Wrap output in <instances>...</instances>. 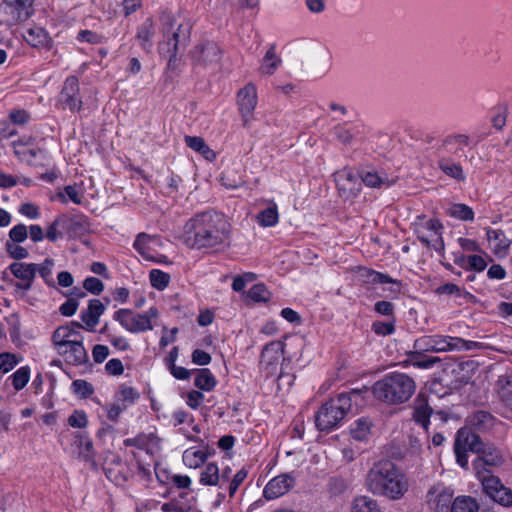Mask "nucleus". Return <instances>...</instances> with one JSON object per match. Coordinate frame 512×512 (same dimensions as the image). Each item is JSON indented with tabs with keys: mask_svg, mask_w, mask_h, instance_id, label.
<instances>
[{
	"mask_svg": "<svg viewBox=\"0 0 512 512\" xmlns=\"http://www.w3.org/2000/svg\"><path fill=\"white\" fill-rule=\"evenodd\" d=\"M208 455L202 450L189 448L183 453V462L190 468H198L206 461Z\"/></svg>",
	"mask_w": 512,
	"mask_h": 512,
	"instance_id": "obj_40",
	"label": "nucleus"
},
{
	"mask_svg": "<svg viewBox=\"0 0 512 512\" xmlns=\"http://www.w3.org/2000/svg\"><path fill=\"white\" fill-rule=\"evenodd\" d=\"M469 421L479 431H486L495 425L496 418L490 412L480 410L471 415Z\"/></svg>",
	"mask_w": 512,
	"mask_h": 512,
	"instance_id": "obj_34",
	"label": "nucleus"
},
{
	"mask_svg": "<svg viewBox=\"0 0 512 512\" xmlns=\"http://www.w3.org/2000/svg\"><path fill=\"white\" fill-rule=\"evenodd\" d=\"M339 196L344 200L354 199L361 191V180L351 168H343L334 174Z\"/></svg>",
	"mask_w": 512,
	"mask_h": 512,
	"instance_id": "obj_10",
	"label": "nucleus"
},
{
	"mask_svg": "<svg viewBox=\"0 0 512 512\" xmlns=\"http://www.w3.org/2000/svg\"><path fill=\"white\" fill-rule=\"evenodd\" d=\"M221 49L214 42L198 45L192 52L193 59L202 65L217 63L221 58Z\"/></svg>",
	"mask_w": 512,
	"mask_h": 512,
	"instance_id": "obj_20",
	"label": "nucleus"
},
{
	"mask_svg": "<svg viewBox=\"0 0 512 512\" xmlns=\"http://www.w3.org/2000/svg\"><path fill=\"white\" fill-rule=\"evenodd\" d=\"M438 165H439V168L446 175H448L454 179H457V180L464 179L463 170L459 163H456L448 158H441L438 162Z\"/></svg>",
	"mask_w": 512,
	"mask_h": 512,
	"instance_id": "obj_45",
	"label": "nucleus"
},
{
	"mask_svg": "<svg viewBox=\"0 0 512 512\" xmlns=\"http://www.w3.org/2000/svg\"><path fill=\"white\" fill-rule=\"evenodd\" d=\"M464 340L460 337H453L446 335V341L444 345V352L464 351Z\"/></svg>",
	"mask_w": 512,
	"mask_h": 512,
	"instance_id": "obj_61",
	"label": "nucleus"
},
{
	"mask_svg": "<svg viewBox=\"0 0 512 512\" xmlns=\"http://www.w3.org/2000/svg\"><path fill=\"white\" fill-rule=\"evenodd\" d=\"M237 101L244 126H247L253 119V112L257 105L256 87L251 83L244 86L237 94Z\"/></svg>",
	"mask_w": 512,
	"mask_h": 512,
	"instance_id": "obj_15",
	"label": "nucleus"
},
{
	"mask_svg": "<svg viewBox=\"0 0 512 512\" xmlns=\"http://www.w3.org/2000/svg\"><path fill=\"white\" fill-rule=\"evenodd\" d=\"M416 383L405 373L393 372L376 381L372 386L374 397L388 405L407 402L415 393Z\"/></svg>",
	"mask_w": 512,
	"mask_h": 512,
	"instance_id": "obj_4",
	"label": "nucleus"
},
{
	"mask_svg": "<svg viewBox=\"0 0 512 512\" xmlns=\"http://www.w3.org/2000/svg\"><path fill=\"white\" fill-rule=\"evenodd\" d=\"M446 335H427L418 338L415 341L414 347L420 351L443 353Z\"/></svg>",
	"mask_w": 512,
	"mask_h": 512,
	"instance_id": "obj_27",
	"label": "nucleus"
},
{
	"mask_svg": "<svg viewBox=\"0 0 512 512\" xmlns=\"http://www.w3.org/2000/svg\"><path fill=\"white\" fill-rule=\"evenodd\" d=\"M183 497L184 494H181L180 498H175L164 503L161 506V510L163 512H190L192 510V505L189 502L182 501L181 499Z\"/></svg>",
	"mask_w": 512,
	"mask_h": 512,
	"instance_id": "obj_49",
	"label": "nucleus"
},
{
	"mask_svg": "<svg viewBox=\"0 0 512 512\" xmlns=\"http://www.w3.org/2000/svg\"><path fill=\"white\" fill-rule=\"evenodd\" d=\"M498 383L500 399L505 407L512 411V375L501 377Z\"/></svg>",
	"mask_w": 512,
	"mask_h": 512,
	"instance_id": "obj_43",
	"label": "nucleus"
},
{
	"mask_svg": "<svg viewBox=\"0 0 512 512\" xmlns=\"http://www.w3.org/2000/svg\"><path fill=\"white\" fill-rule=\"evenodd\" d=\"M371 427L372 422L368 418L358 419L350 431L352 438L358 441L367 440L371 433Z\"/></svg>",
	"mask_w": 512,
	"mask_h": 512,
	"instance_id": "obj_41",
	"label": "nucleus"
},
{
	"mask_svg": "<svg viewBox=\"0 0 512 512\" xmlns=\"http://www.w3.org/2000/svg\"><path fill=\"white\" fill-rule=\"evenodd\" d=\"M71 389L74 394L81 398H88L94 393L93 385L82 379L74 380L71 384Z\"/></svg>",
	"mask_w": 512,
	"mask_h": 512,
	"instance_id": "obj_52",
	"label": "nucleus"
},
{
	"mask_svg": "<svg viewBox=\"0 0 512 512\" xmlns=\"http://www.w3.org/2000/svg\"><path fill=\"white\" fill-rule=\"evenodd\" d=\"M25 41L35 48H50L52 40L48 32L42 27H31L24 34Z\"/></svg>",
	"mask_w": 512,
	"mask_h": 512,
	"instance_id": "obj_28",
	"label": "nucleus"
},
{
	"mask_svg": "<svg viewBox=\"0 0 512 512\" xmlns=\"http://www.w3.org/2000/svg\"><path fill=\"white\" fill-rule=\"evenodd\" d=\"M368 391L367 387L353 389L327 401L316 414V427L321 431H330L337 427L348 413L353 412V407L357 410L365 404L363 394Z\"/></svg>",
	"mask_w": 512,
	"mask_h": 512,
	"instance_id": "obj_3",
	"label": "nucleus"
},
{
	"mask_svg": "<svg viewBox=\"0 0 512 512\" xmlns=\"http://www.w3.org/2000/svg\"><path fill=\"white\" fill-rule=\"evenodd\" d=\"M138 397V392L130 386L122 385L118 392V400L121 401L122 405L126 408L133 404Z\"/></svg>",
	"mask_w": 512,
	"mask_h": 512,
	"instance_id": "obj_54",
	"label": "nucleus"
},
{
	"mask_svg": "<svg viewBox=\"0 0 512 512\" xmlns=\"http://www.w3.org/2000/svg\"><path fill=\"white\" fill-rule=\"evenodd\" d=\"M0 25L12 27L24 22L33 14V0H2Z\"/></svg>",
	"mask_w": 512,
	"mask_h": 512,
	"instance_id": "obj_7",
	"label": "nucleus"
},
{
	"mask_svg": "<svg viewBox=\"0 0 512 512\" xmlns=\"http://www.w3.org/2000/svg\"><path fill=\"white\" fill-rule=\"evenodd\" d=\"M477 443V434L471 432L469 429H460L457 432L454 442V452L457 463L461 467H468L467 451L475 452V450H479L476 446Z\"/></svg>",
	"mask_w": 512,
	"mask_h": 512,
	"instance_id": "obj_12",
	"label": "nucleus"
},
{
	"mask_svg": "<svg viewBox=\"0 0 512 512\" xmlns=\"http://www.w3.org/2000/svg\"><path fill=\"white\" fill-rule=\"evenodd\" d=\"M116 314L121 325L130 332H145L153 328L150 316L147 314H134L125 309L119 310Z\"/></svg>",
	"mask_w": 512,
	"mask_h": 512,
	"instance_id": "obj_16",
	"label": "nucleus"
},
{
	"mask_svg": "<svg viewBox=\"0 0 512 512\" xmlns=\"http://www.w3.org/2000/svg\"><path fill=\"white\" fill-rule=\"evenodd\" d=\"M160 21L171 62L172 59L176 58L179 46L187 44L191 34V24L189 22H177L175 15L168 11L162 12Z\"/></svg>",
	"mask_w": 512,
	"mask_h": 512,
	"instance_id": "obj_5",
	"label": "nucleus"
},
{
	"mask_svg": "<svg viewBox=\"0 0 512 512\" xmlns=\"http://www.w3.org/2000/svg\"><path fill=\"white\" fill-rule=\"evenodd\" d=\"M332 135L344 145L351 144L353 138L351 131L342 125L335 126L332 130Z\"/></svg>",
	"mask_w": 512,
	"mask_h": 512,
	"instance_id": "obj_59",
	"label": "nucleus"
},
{
	"mask_svg": "<svg viewBox=\"0 0 512 512\" xmlns=\"http://www.w3.org/2000/svg\"><path fill=\"white\" fill-rule=\"evenodd\" d=\"M10 270L15 277L28 281L24 288H30L31 281L37 272V265L34 263L15 262L10 265Z\"/></svg>",
	"mask_w": 512,
	"mask_h": 512,
	"instance_id": "obj_30",
	"label": "nucleus"
},
{
	"mask_svg": "<svg viewBox=\"0 0 512 512\" xmlns=\"http://www.w3.org/2000/svg\"><path fill=\"white\" fill-rule=\"evenodd\" d=\"M149 280L153 288H165L170 282V275L159 269H152L149 274Z\"/></svg>",
	"mask_w": 512,
	"mask_h": 512,
	"instance_id": "obj_53",
	"label": "nucleus"
},
{
	"mask_svg": "<svg viewBox=\"0 0 512 512\" xmlns=\"http://www.w3.org/2000/svg\"><path fill=\"white\" fill-rule=\"evenodd\" d=\"M469 145V137L465 134L449 136L444 141V148L454 154L463 153V148Z\"/></svg>",
	"mask_w": 512,
	"mask_h": 512,
	"instance_id": "obj_42",
	"label": "nucleus"
},
{
	"mask_svg": "<svg viewBox=\"0 0 512 512\" xmlns=\"http://www.w3.org/2000/svg\"><path fill=\"white\" fill-rule=\"evenodd\" d=\"M228 280H232L231 288H244L248 285H251V288H266L264 283L258 282V275L254 272H244L236 276L227 274L220 279L223 285H226Z\"/></svg>",
	"mask_w": 512,
	"mask_h": 512,
	"instance_id": "obj_25",
	"label": "nucleus"
},
{
	"mask_svg": "<svg viewBox=\"0 0 512 512\" xmlns=\"http://www.w3.org/2000/svg\"><path fill=\"white\" fill-rule=\"evenodd\" d=\"M484 493L502 506L512 505V491L505 487L501 480L494 476H479Z\"/></svg>",
	"mask_w": 512,
	"mask_h": 512,
	"instance_id": "obj_11",
	"label": "nucleus"
},
{
	"mask_svg": "<svg viewBox=\"0 0 512 512\" xmlns=\"http://www.w3.org/2000/svg\"><path fill=\"white\" fill-rule=\"evenodd\" d=\"M351 512H382V510L375 499L361 495L352 501Z\"/></svg>",
	"mask_w": 512,
	"mask_h": 512,
	"instance_id": "obj_33",
	"label": "nucleus"
},
{
	"mask_svg": "<svg viewBox=\"0 0 512 512\" xmlns=\"http://www.w3.org/2000/svg\"><path fill=\"white\" fill-rule=\"evenodd\" d=\"M361 184L372 187V188H383L389 187L395 183L396 179L389 178L385 173H379L377 171H362L360 174Z\"/></svg>",
	"mask_w": 512,
	"mask_h": 512,
	"instance_id": "obj_29",
	"label": "nucleus"
},
{
	"mask_svg": "<svg viewBox=\"0 0 512 512\" xmlns=\"http://www.w3.org/2000/svg\"><path fill=\"white\" fill-rule=\"evenodd\" d=\"M81 327L82 326L77 323L58 327L52 335V342L55 349L58 351L63 347H67L72 340L79 338L81 335L77 329Z\"/></svg>",
	"mask_w": 512,
	"mask_h": 512,
	"instance_id": "obj_21",
	"label": "nucleus"
},
{
	"mask_svg": "<svg viewBox=\"0 0 512 512\" xmlns=\"http://www.w3.org/2000/svg\"><path fill=\"white\" fill-rule=\"evenodd\" d=\"M82 336L79 338L72 340L71 343L67 345V347H63L58 350V354L63 356L65 361L72 365H81L88 362L89 357L87 351L85 350L82 344Z\"/></svg>",
	"mask_w": 512,
	"mask_h": 512,
	"instance_id": "obj_19",
	"label": "nucleus"
},
{
	"mask_svg": "<svg viewBox=\"0 0 512 512\" xmlns=\"http://www.w3.org/2000/svg\"><path fill=\"white\" fill-rule=\"evenodd\" d=\"M352 280L354 285H401V283L391 278L388 274L380 273L367 267H357L352 271Z\"/></svg>",
	"mask_w": 512,
	"mask_h": 512,
	"instance_id": "obj_13",
	"label": "nucleus"
},
{
	"mask_svg": "<svg viewBox=\"0 0 512 512\" xmlns=\"http://www.w3.org/2000/svg\"><path fill=\"white\" fill-rule=\"evenodd\" d=\"M284 353L282 341H272L265 345L261 353V363L273 372Z\"/></svg>",
	"mask_w": 512,
	"mask_h": 512,
	"instance_id": "obj_24",
	"label": "nucleus"
},
{
	"mask_svg": "<svg viewBox=\"0 0 512 512\" xmlns=\"http://www.w3.org/2000/svg\"><path fill=\"white\" fill-rule=\"evenodd\" d=\"M196 377L194 385L203 391H211L217 384V381L211 371L207 368L195 370Z\"/></svg>",
	"mask_w": 512,
	"mask_h": 512,
	"instance_id": "obj_36",
	"label": "nucleus"
},
{
	"mask_svg": "<svg viewBox=\"0 0 512 512\" xmlns=\"http://www.w3.org/2000/svg\"><path fill=\"white\" fill-rule=\"evenodd\" d=\"M446 214L452 218L461 221H473L474 211L473 209L463 203H454L446 210Z\"/></svg>",
	"mask_w": 512,
	"mask_h": 512,
	"instance_id": "obj_39",
	"label": "nucleus"
},
{
	"mask_svg": "<svg viewBox=\"0 0 512 512\" xmlns=\"http://www.w3.org/2000/svg\"><path fill=\"white\" fill-rule=\"evenodd\" d=\"M19 361L20 359L13 353H0V371L2 373H8L19 363Z\"/></svg>",
	"mask_w": 512,
	"mask_h": 512,
	"instance_id": "obj_57",
	"label": "nucleus"
},
{
	"mask_svg": "<svg viewBox=\"0 0 512 512\" xmlns=\"http://www.w3.org/2000/svg\"><path fill=\"white\" fill-rule=\"evenodd\" d=\"M67 197L74 204L79 205L82 203L83 194L79 192L76 185H67L63 191L57 192L56 198L62 203H67Z\"/></svg>",
	"mask_w": 512,
	"mask_h": 512,
	"instance_id": "obj_47",
	"label": "nucleus"
},
{
	"mask_svg": "<svg viewBox=\"0 0 512 512\" xmlns=\"http://www.w3.org/2000/svg\"><path fill=\"white\" fill-rule=\"evenodd\" d=\"M280 64L281 59L276 55L275 47L271 46L263 57L260 72L264 75H272Z\"/></svg>",
	"mask_w": 512,
	"mask_h": 512,
	"instance_id": "obj_38",
	"label": "nucleus"
},
{
	"mask_svg": "<svg viewBox=\"0 0 512 512\" xmlns=\"http://www.w3.org/2000/svg\"><path fill=\"white\" fill-rule=\"evenodd\" d=\"M11 379L15 390L23 389L30 379V368L28 366L20 367L11 375Z\"/></svg>",
	"mask_w": 512,
	"mask_h": 512,
	"instance_id": "obj_50",
	"label": "nucleus"
},
{
	"mask_svg": "<svg viewBox=\"0 0 512 512\" xmlns=\"http://www.w3.org/2000/svg\"><path fill=\"white\" fill-rule=\"evenodd\" d=\"M432 413L433 409L429 406L426 396L418 394L413 402V420L420 424L426 432Z\"/></svg>",
	"mask_w": 512,
	"mask_h": 512,
	"instance_id": "obj_23",
	"label": "nucleus"
},
{
	"mask_svg": "<svg viewBox=\"0 0 512 512\" xmlns=\"http://www.w3.org/2000/svg\"><path fill=\"white\" fill-rule=\"evenodd\" d=\"M162 246L163 242L159 236L144 232L139 233L133 243L134 249L146 260L164 263L166 257L159 253Z\"/></svg>",
	"mask_w": 512,
	"mask_h": 512,
	"instance_id": "obj_9",
	"label": "nucleus"
},
{
	"mask_svg": "<svg viewBox=\"0 0 512 512\" xmlns=\"http://www.w3.org/2000/svg\"><path fill=\"white\" fill-rule=\"evenodd\" d=\"M412 227L418 240L427 247L436 251H441L444 248L443 225L439 220L421 215L416 218Z\"/></svg>",
	"mask_w": 512,
	"mask_h": 512,
	"instance_id": "obj_6",
	"label": "nucleus"
},
{
	"mask_svg": "<svg viewBox=\"0 0 512 512\" xmlns=\"http://www.w3.org/2000/svg\"><path fill=\"white\" fill-rule=\"evenodd\" d=\"M421 354L417 351L409 354V361L417 368L429 369L434 366L435 363L439 362L438 357H429L426 359H420Z\"/></svg>",
	"mask_w": 512,
	"mask_h": 512,
	"instance_id": "obj_55",
	"label": "nucleus"
},
{
	"mask_svg": "<svg viewBox=\"0 0 512 512\" xmlns=\"http://www.w3.org/2000/svg\"><path fill=\"white\" fill-rule=\"evenodd\" d=\"M477 447L479 450H475V453L480 454L473 461V469L475 471V475L477 479L479 476H488L491 475L489 471L485 469V466H500L504 463V456L502 452L496 448L494 445L489 443H484L482 439L477 435Z\"/></svg>",
	"mask_w": 512,
	"mask_h": 512,
	"instance_id": "obj_8",
	"label": "nucleus"
},
{
	"mask_svg": "<svg viewBox=\"0 0 512 512\" xmlns=\"http://www.w3.org/2000/svg\"><path fill=\"white\" fill-rule=\"evenodd\" d=\"M258 222L263 227H272L278 223L279 215L277 206L274 204L263 211L257 216Z\"/></svg>",
	"mask_w": 512,
	"mask_h": 512,
	"instance_id": "obj_48",
	"label": "nucleus"
},
{
	"mask_svg": "<svg viewBox=\"0 0 512 512\" xmlns=\"http://www.w3.org/2000/svg\"><path fill=\"white\" fill-rule=\"evenodd\" d=\"M453 491L441 485L433 486L427 493V502L435 512H446L452 502Z\"/></svg>",
	"mask_w": 512,
	"mask_h": 512,
	"instance_id": "obj_18",
	"label": "nucleus"
},
{
	"mask_svg": "<svg viewBox=\"0 0 512 512\" xmlns=\"http://www.w3.org/2000/svg\"><path fill=\"white\" fill-rule=\"evenodd\" d=\"M75 223L72 219L67 218L66 216H58L54 219V221L49 225L46 231V238L52 242H55L57 239L63 236V233L59 231L60 227H72Z\"/></svg>",
	"mask_w": 512,
	"mask_h": 512,
	"instance_id": "obj_35",
	"label": "nucleus"
},
{
	"mask_svg": "<svg viewBox=\"0 0 512 512\" xmlns=\"http://www.w3.org/2000/svg\"><path fill=\"white\" fill-rule=\"evenodd\" d=\"M366 488L372 494L398 500L408 490L405 476L390 461H381L369 470Z\"/></svg>",
	"mask_w": 512,
	"mask_h": 512,
	"instance_id": "obj_2",
	"label": "nucleus"
},
{
	"mask_svg": "<svg viewBox=\"0 0 512 512\" xmlns=\"http://www.w3.org/2000/svg\"><path fill=\"white\" fill-rule=\"evenodd\" d=\"M202 485L214 486L220 483L219 469L216 464L209 463L205 466L200 475Z\"/></svg>",
	"mask_w": 512,
	"mask_h": 512,
	"instance_id": "obj_46",
	"label": "nucleus"
},
{
	"mask_svg": "<svg viewBox=\"0 0 512 512\" xmlns=\"http://www.w3.org/2000/svg\"><path fill=\"white\" fill-rule=\"evenodd\" d=\"M230 234L231 224L224 214L205 211L186 223L184 239L192 248H214L225 245Z\"/></svg>",
	"mask_w": 512,
	"mask_h": 512,
	"instance_id": "obj_1",
	"label": "nucleus"
},
{
	"mask_svg": "<svg viewBox=\"0 0 512 512\" xmlns=\"http://www.w3.org/2000/svg\"><path fill=\"white\" fill-rule=\"evenodd\" d=\"M77 39L90 44H101L104 37L90 30H81L78 32Z\"/></svg>",
	"mask_w": 512,
	"mask_h": 512,
	"instance_id": "obj_62",
	"label": "nucleus"
},
{
	"mask_svg": "<svg viewBox=\"0 0 512 512\" xmlns=\"http://www.w3.org/2000/svg\"><path fill=\"white\" fill-rule=\"evenodd\" d=\"M295 485V478L291 474H281L272 478L264 487L263 496L267 500L276 499L286 494Z\"/></svg>",
	"mask_w": 512,
	"mask_h": 512,
	"instance_id": "obj_17",
	"label": "nucleus"
},
{
	"mask_svg": "<svg viewBox=\"0 0 512 512\" xmlns=\"http://www.w3.org/2000/svg\"><path fill=\"white\" fill-rule=\"evenodd\" d=\"M479 504L471 496H458L452 502L451 512H478Z\"/></svg>",
	"mask_w": 512,
	"mask_h": 512,
	"instance_id": "obj_37",
	"label": "nucleus"
},
{
	"mask_svg": "<svg viewBox=\"0 0 512 512\" xmlns=\"http://www.w3.org/2000/svg\"><path fill=\"white\" fill-rule=\"evenodd\" d=\"M155 33V23L152 18L145 19V21L137 28L135 38L144 51H151Z\"/></svg>",
	"mask_w": 512,
	"mask_h": 512,
	"instance_id": "obj_26",
	"label": "nucleus"
},
{
	"mask_svg": "<svg viewBox=\"0 0 512 512\" xmlns=\"http://www.w3.org/2000/svg\"><path fill=\"white\" fill-rule=\"evenodd\" d=\"M32 141V138H28L26 141L19 140L17 142H13L15 146V154L18 156H21L23 158H26L27 156L31 158H35L37 155H42L45 153L42 149H34V148H23L19 149L20 146H28Z\"/></svg>",
	"mask_w": 512,
	"mask_h": 512,
	"instance_id": "obj_51",
	"label": "nucleus"
},
{
	"mask_svg": "<svg viewBox=\"0 0 512 512\" xmlns=\"http://www.w3.org/2000/svg\"><path fill=\"white\" fill-rule=\"evenodd\" d=\"M75 444L78 447L79 456L82 459H84L85 461H88V462L95 463L94 462L95 452H94L93 443L87 435H85L81 432H78L75 435Z\"/></svg>",
	"mask_w": 512,
	"mask_h": 512,
	"instance_id": "obj_32",
	"label": "nucleus"
},
{
	"mask_svg": "<svg viewBox=\"0 0 512 512\" xmlns=\"http://www.w3.org/2000/svg\"><path fill=\"white\" fill-rule=\"evenodd\" d=\"M104 312V305L97 299L89 301L88 308L82 312L81 319L89 327H94L99 322L100 315Z\"/></svg>",
	"mask_w": 512,
	"mask_h": 512,
	"instance_id": "obj_31",
	"label": "nucleus"
},
{
	"mask_svg": "<svg viewBox=\"0 0 512 512\" xmlns=\"http://www.w3.org/2000/svg\"><path fill=\"white\" fill-rule=\"evenodd\" d=\"M6 250L16 260L27 258L29 255L28 250L20 246L19 243L6 242Z\"/></svg>",
	"mask_w": 512,
	"mask_h": 512,
	"instance_id": "obj_60",
	"label": "nucleus"
},
{
	"mask_svg": "<svg viewBox=\"0 0 512 512\" xmlns=\"http://www.w3.org/2000/svg\"><path fill=\"white\" fill-rule=\"evenodd\" d=\"M59 102L63 108H69L71 111H80L82 100L79 95V81L75 76H69L63 85L59 95Z\"/></svg>",
	"mask_w": 512,
	"mask_h": 512,
	"instance_id": "obj_14",
	"label": "nucleus"
},
{
	"mask_svg": "<svg viewBox=\"0 0 512 512\" xmlns=\"http://www.w3.org/2000/svg\"><path fill=\"white\" fill-rule=\"evenodd\" d=\"M486 235L490 248L495 253V255L499 257H505L508 254L512 240L507 238L505 233L500 229L488 228L486 230Z\"/></svg>",
	"mask_w": 512,
	"mask_h": 512,
	"instance_id": "obj_22",
	"label": "nucleus"
},
{
	"mask_svg": "<svg viewBox=\"0 0 512 512\" xmlns=\"http://www.w3.org/2000/svg\"><path fill=\"white\" fill-rule=\"evenodd\" d=\"M28 236L27 227L24 224H18L9 231V240L7 242L21 243Z\"/></svg>",
	"mask_w": 512,
	"mask_h": 512,
	"instance_id": "obj_58",
	"label": "nucleus"
},
{
	"mask_svg": "<svg viewBox=\"0 0 512 512\" xmlns=\"http://www.w3.org/2000/svg\"><path fill=\"white\" fill-rule=\"evenodd\" d=\"M241 292L242 301L252 306L256 303L267 302L270 299V294L267 290H239Z\"/></svg>",
	"mask_w": 512,
	"mask_h": 512,
	"instance_id": "obj_44",
	"label": "nucleus"
},
{
	"mask_svg": "<svg viewBox=\"0 0 512 512\" xmlns=\"http://www.w3.org/2000/svg\"><path fill=\"white\" fill-rule=\"evenodd\" d=\"M247 470L242 468L240 469L232 478L229 484V495L230 497H233L236 491L238 490L239 486L243 483L245 478L247 477Z\"/></svg>",
	"mask_w": 512,
	"mask_h": 512,
	"instance_id": "obj_64",
	"label": "nucleus"
},
{
	"mask_svg": "<svg viewBox=\"0 0 512 512\" xmlns=\"http://www.w3.org/2000/svg\"><path fill=\"white\" fill-rule=\"evenodd\" d=\"M68 424L74 428H84L88 424L85 412L76 410L68 418Z\"/></svg>",
	"mask_w": 512,
	"mask_h": 512,
	"instance_id": "obj_63",
	"label": "nucleus"
},
{
	"mask_svg": "<svg viewBox=\"0 0 512 512\" xmlns=\"http://www.w3.org/2000/svg\"><path fill=\"white\" fill-rule=\"evenodd\" d=\"M53 266L54 261L51 259H45L41 265H37V272H39L45 284L48 286H54V278L52 276Z\"/></svg>",
	"mask_w": 512,
	"mask_h": 512,
	"instance_id": "obj_56",
	"label": "nucleus"
}]
</instances>
